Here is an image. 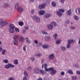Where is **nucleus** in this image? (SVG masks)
<instances>
[{"label":"nucleus","instance_id":"nucleus-1","mask_svg":"<svg viewBox=\"0 0 80 80\" xmlns=\"http://www.w3.org/2000/svg\"><path fill=\"white\" fill-rule=\"evenodd\" d=\"M44 66L45 68V71H46V72H50V71H52L50 73L51 75H55V74L56 73V72H57V70L54 69V68H51L48 69L47 68V64L45 63L44 64V65L43 64H42V68H43Z\"/></svg>","mask_w":80,"mask_h":80},{"label":"nucleus","instance_id":"nucleus-2","mask_svg":"<svg viewBox=\"0 0 80 80\" xmlns=\"http://www.w3.org/2000/svg\"><path fill=\"white\" fill-rule=\"evenodd\" d=\"M15 26L12 24H10L9 25V28H8L9 31L10 33H13L15 32Z\"/></svg>","mask_w":80,"mask_h":80},{"label":"nucleus","instance_id":"nucleus-3","mask_svg":"<svg viewBox=\"0 0 80 80\" xmlns=\"http://www.w3.org/2000/svg\"><path fill=\"white\" fill-rule=\"evenodd\" d=\"M75 42V40L73 39H68V44L67 46V48H70L71 47V43H73Z\"/></svg>","mask_w":80,"mask_h":80},{"label":"nucleus","instance_id":"nucleus-4","mask_svg":"<svg viewBox=\"0 0 80 80\" xmlns=\"http://www.w3.org/2000/svg\"><path fill=\"white\" fill-rule=\"evenodd\" d=\"M33 18L35 21L37 23H40V18L38 17L37 16H34L33 17Z\"/></svg>","mask_w":80,"mask_h":80},{"label":"nucleus","instance_id":"nucleus-5","mask_svg":"<svg viewBox=\"0 0 80 80\" xmlns=\"http://www.w3.org/2000/svg\"><path fill=\"white\" fill-rule=\"evenodd\" d=\"M0 24L1 25L4 26L7 25L8 24V22L5 21H4L3 20L1 19L0 20Z\"/></svg>","mask_w":80,"mask_h":80},{"label":"nucleus","instance_id":"nucleus-6","mask_svg":"<svg viewBox=\"0 0 80 80\" xmlns=\"http://www.w3.org/2000/svg\"><path fill=\"white\" fill-rule=\"evenodd\" d=\"M15 9H17L18 12H20V8L19 7V4L18 3H16L15 5Z\"/></svg>","mask_w":80,"mask_h":80},{"label":"nucleus","instance_id":"nucleus-7","mask_svg":"<svg viewBox=\"0 0 80 80\" xmlns=\"http://www.w3.org/2000/svg\"><path fill=\"white\" fill-rule=\"evenodd\" d=\"M33 72L35 74H38L40 73V69L38 68H35L34 69Z\"/></svg>","mask_w":80,"mask_h":80},{"label":"nucleus","instance_id":"nucleus-8","mask_svg":"<svg viewBox=\"0 0 80 80\" xmlns=\"http://www.w3.org/2000/svg\"><path fill=\"white\" fill-rule=\"evenodd\" d=\"M46 6V4H41L38 6V8L39 9H43V8H44Z\"/></svg>","mask_w":80,"mask_h":80},{"label":"nucleus","instance_id":"nucleus-9","mask_svg":"<svg viewBox=\"0 0 80 80\" xmlns=\"http://www.w3.org/2000/svg\"><path fill=\"white\" fill-rule=\"evenodd\" d=\"M49 58L50 60H53V59L55 58V55H54V54L52 53L49 55Z\"/></svg>","mask_w":80,"mask_h":80},{"label":"nucleus","instance_id":"nucleus-10","mask_svg":"<svg viewBox=\"0 0 80 80\" xmlns=\"http://www.w3.org/2000/svg\"><path fill=\"white\" fill-rule=\"evenodd\" d=\"M45 38L46 41L48 42L50 40V37L48 34L46 35Z\"/></svg>","mask_w":80,"mask_h":80},{"label":"nucleus","instance_id":"nucleus-11","mask_svg":"<svg viewBox=\"0 0 80 80\" xmlns=\"http://www.w3.org/2000/svg\"><path fill=\"white\" fill-rule=\"evenodd\" d=\"M72 9H70L69 10H68L67 12V15L68 16H70L72 14Z\"/></svg>","mask_w":80,"mask_h":80},{"label":"nucleus","instance_id":"nucleus-12","mask_svg":"<svg viewBox=\"0 0 80 80\" xmlns=\"http://www.w3.org/2000/svg\"><path fill=\"white\" fill-rule=\"evenodd\" d=\"M45 13V11L44 10L40 11L39 12V14L40 15H43Z\"/></svg>","mask_w":80,"mask_h":80},{"label":"nucleus","instance_id":"nucleus-13","mask_svg":"<svg viewBox=\"0 0 80 80\" xmlns=\"http://www.w3.org/2000/svg\"><path fill=\"white\" fill-rule=\"evenodd\" d=\"M48 27L49 30H52L53 28L52 23L51 24L48 25Z\"/></svg>","mask_w":80,"mask_h":80},{"label":"nucleus","instance_id":"nucleus-14","mask_svg":"<svg viewBox=\"0 0 80 80\" xmlns=\"http://www.w3.org/2000/svg\"><path fill=\"white\" fill-rule=\"evenodd\" d=\"M40 73L42 74V75H45V74H47V72L43 70H41L40 71Z\"/></svg>","mask_w":80,"mask_h":80},{"label":"nucleus","instance_id":"nucleus-15","mask_svg":"<svg viewBox=\"0 0 80 80\" xmlns=\"http://www.w3.org/2000/svg\"><path fill=\"white\" fill-rule=\"evenodd\" d=\"M57 14L58 15L59 17H61V16H62V13L61 12L59 11H57Z\"/></svg>","mask_w":80,"mask_h":80},{"label":"nucleus","instance_id":"nucleus-16","mask_svg":"<svg viewBox=\"0 0 80 80\" xmlns=\"http://www.w3.org/2000/svg\"><path fill=\"white\" fill-rule=\"evenodd\" d=\"M25 42V39L22 37H21L20 39V42L22 44Z\"/></svg>","mask_w":80,"mask_h":80},{"label":"nucleus","instance_id":"nucleus-17","mask_svg":"<svg viewBox=\"0 0 80 80\" xmlns=\"http://www.w3.org/2000/svg\"><path fill=\"white\" fill-rule=\"evenodd\" d=\"M19 37H20V36L15 35L13 37V38L14 40H15L16 39H18V38H19Z\"/></svg>","mask_w":80,"mask_h":80},{"label":"nucleus","instance_id":"nucleus-18","mask_svg":"<svg viewBox=\"0 0 80 80\" xmlns=\"http://www.w3.org/2000/svg\"><path fill=\"white\" fill-rule=\"evenodd\" d=\"M49 45H44L42 46V47L43 48H49Z\"/></svg>","mask_w":80,"mask_h":80},{"label":"nucleus","instance_id":"nucleus-19","mask_svg":"<svg viewBox=\"0 0 80 80\" xmlns=\"http://www.w3.org/2000/svg\"><path fill=\"white\" fill-rule=\"evenodd\" d=\"M53 37L55 40H57V38L58 37V34H57V33H55Z\"/></svg>","mask_w":80,"mask_h":80},{"label":"nucleus","instance_id":"nucleus-20","mask_svg":"<svg viewBox=\"0 0 80 80\" xmlns=\"http://www.w3.org/2000/svg\"><path fill=\"white\" fill-rule=\"evenodd\" d=\"M24 74L25 77H28V73H27V72L26 71H24Z\"/></svg>","mask_w":80,"mask_h":80},{"label":"nucleus","instance_id":"nucleus-21","mask_svg":"<svg viewBox=\"0 0 80 80\" xmlns=\"http://www.w3.org/2000/svg\"><path fill=\"white\" fill-rule=\"evenodd\" d=\"M8 65L9 66V67L11 68H13L15 67V66L13 65H12V64L10 63H8Z\"/></svg>","mask_w":80,"mask_h":80},{"label":"nucleus","instance_id":"nucleus-22","mask_svg":"<svg viewBox=\"0 0 80 80\" xmlns=\"http://www.w3.org/2000/svg\"><path fill=\"white\" fill-rule=\"evenodd\" d=\"M25 40H26V41L27 42V43H30V40L29 39H28V38H25Z\"/></svg>","mask_w":80,"mask_h":80},{"label":"nucleus","instance_id":"nucleus-23","mask_svg":"<svg viewBox=\"0 0 80 80\" xmlns=\"http://www.w3.org/2000/svg\"><path fill=\"white\" fill-rule=\"evenodd\" d=\"M37 46L38 47H40L41 46H42V43L41 42H39L37 45Z\"/></svg>","mask_w":80,"mask_h":80},{"label":"nucleus","instance_id":"nucleus-24","mask_svg":"<svg viewBox=\"0 0 80 80\" xmlns=\"http://www.w3.org/2000/svg\"><path fill=\"white\" fill-rule=\"evenodd\" d=\"M14 63L15 65H18V60L15 59L14 60Z\"/></svg>","mask_w":80,"mask_h":80},{"label":"nucleus","instance_id":"nucleus-25","mask_svg":"<svg viewBox=\"0 0 80 80\" xmlns=\"http://www.w3.org/2000/svg\"><path fill=\"white\" fill-rule=\"evenodd\" d=\"M68 73L69 74H73V71L71 70H69L68 71Z\"/></svg>","mask_w":80,"mask_h":80},{"label":"nucleus","instance_id":"nucleus-26","mask_svg":"<svg viewBox=\"0 0 80 80\" xmlns=\"http://www.w3.org/2000/svg\"><path fill=\"white\" fill-rule=\"evenodd\" d=\"M56 44L59 45V44H60L61 43V41L60 40H58L56 41Z\"/></svg>","mask_w":80,"mask_h":80},{"label":"nucleus","instance_id":"nucleus-27","mask_svg":"<svg viewBox=\"0 0 80 80\" xmlns=\"http://www.w3.org/2000/svg\"><path fill=\"white\" fill-rule=\"evenodd\" d=\"M52 6L54 7H56V3L55 2H52Z\"/></svg>","mask_w":80,"mask_h":80},{"label":"nucleus","instance_id":"nucleus-28","mask_svg":"<svg viewBox=\"0 0 80 80\" xmlns=\"http://www.w3.org/2000/svg\"><path fill=\"white\" fill-rule=\"evenodd\" d=\"M60 12H62V13H64L65 12V10L63 9H59V11Z\"/></svg>","mask_w":80,"mask_h":80},{"label":"nucleus","instance_id":"nucleus-29","mask_svg":"<svg viewBox=\"0 0 80 80\" xmlns=\"http://www.w3.org/2000/svg\"><path fill=\"white\" fill-rule=\"evenodd\" d=\"M52 26H57V23H56L55 22H52Z\"/></svg>","mask_w":80,"mask_h":80},{"label":"nucleus","instance_id":"nucleus-30","mask_svg":"<svg viewBox=\"0 0 80 80\" xmlns=\"http://www.w3.org/2000/svg\"><path fill=\"white\" fill-rule=\"evenodd\" d=\"M61 49L62 51H65V50H66V48H65V47L63 46L61 47Z\"/></svg>","mask_w":80,"mask_h":80},{"label":"nucleus","instance_id":"nucleus-31","mask_svg":"<svg viewBox=\"0 0 80 80\" xmlns=\"http://www.w3.org/2000/svg\"><path fill=\"white\" fill-rule=\"evenodd\" d=\"M79 19V18H78V16H74V20H78Z\"/></svg>","mask_w":80,"mask_h":80},{"label":"nucleus","instance_id":"nucleus-32","mask_svg":"<svg viewBox=\"0 0 80 80\" xmlns=\"http://www.w3.org/2000/svg\"><path fill=\"white\" fill-rule=\"evenodd\" d=\"M15 31L17 33H18L19 32V29L17 28H15Z\"/></svg>","mask_w":80,"mask_h":80},{"label":"nucleus","instance_id":"nucleus-33","mask_svg":"<svg viewBox=\"0 0 80 80\" xmlns=\"http://www.w3.org/2000/svg\"><path fill=\"white\" fill-rule=\"evenodd\" d=\"M42 56V54H36L35 55V57H41Z\"/></svg>","mask_w":80,"mask_h":80},{"label":"nucleus","instance_id":"nucleus-34","mask_svg":"<svg viewBox=\"0 0 80 80\" xmlns=\"http://www.w3.org/2000/svg\"><path fill=\"white\" fill-rule=\"evenodd\" d=\"M23 28L25 29V30H28V28H29V27H28V26L25 27H24Z\"/></svg>","mask_w":80,"mask_h":80},{"label":"nucleus","instance_id":"nucleus-35","mask_svg":"<svg viewBox=\"0 0 80 80\" xmlns=\"http://www.w3.org/2000/svg\"><path fill=\"white\" fill-rule=\"evenodd\" d=\"M27 47V45H25L23 47V50L24 51H25V52L26 51V47Z\"/></svg>","mask_w":80,"mask_h":80},{"label":"nucleus","instance_id":"nucleus-36","mask_svg":"<svg viewBox=\"0 0 80 80\" xmlns=\"http://www.w3.org/2000/svg\"><path fill=\"white\" fill-rule=\"evenodd\" d=\"M51 16V15L49 14H47L46 15V16L47 18H48V17H50Z\"/></svg>","mask_w":80,"mask_h":80},{"label":"nucleus","instance_id":"nucleus-37","mask_svg":"<svg viewBox=\"0 0 80 80\" xmlns=\"http://www.w3.org/2000/svg\"><path fill=\"white\" fill-rule=\"evenodd\" d=\"M17 44H18V41L17 40H15L14 42V45H16Z\"/></svg>","mask_w":80,"mask_h":80},{"label":"nucleus","instance_id":"nucleus-38","mask_svg":"<svg viewBox=\"0 0 80 80\" xmlns=\"http://www.w3.org/2000/svg\"><path fill=\"white\" fill-rule=\"evenodd\" d=\"M5 68H10V67L9 66H8V65H5Z\"/></svg>","mask_w":80,"mask_h":80},{"label":"nucleus","instance_id":"nucleus-39","mask_svg":"<svg viewBox=\"0 0 80 80\" xmlns=\"http://www.w3.org/2000/svg\"><path fill=\"white\" fill-rule=\"evenodd\" d=\"M3 62H4L6 63H7L8 62V61L7 59H5L3 60Z\"/></svg>","mask_w":80,"mask_h":80},{"label":"nucleus","instance_id":"nucleus-40","mask_svg":"<svg viewBox=\"0 0 80 80\" xmlns=\"http://www.w3.org/2000/svg\"><path fill=\"white\" fill-rule=\"evenodd\" d=\"M34 43H35V44H36V45H37L38 43V40H35L34 41Z\"/></svg>","mask_w":80,"mask_h":80},{"label":"nucleus","instance_id":"nucleus-41","mask_svg":"<svg viewBox=\"0 0 80 80\" xmlns=\"http://www.w3.org/2000/svg\"><path fill=\"white\" fill-rule=\"evenodd\" d=\"M24 25V23L22 21H21L20 22V26L21 27H22Z\"/></svg>","mask_w":80,"mask_h":80},{"label":"nucleus","instance_id":"nucleus-42","mask_svg":"<svg viewBox=\"0 0 80 80\" xmlns=\"http://www.w3.org/2000/svg\"><path fill=\"white\" fill-rule=\"evenodd\" d=\"M60 2H61V3H64L65 0H60Z\"/></svg>","mask_w":80,"mask_h":80},{"label":"nucleus","instance_id":"nucleus-43","mask_svg":"<svg viewBox=\"0 0 80 80\" xmlns=\"http://www.w3.org/2000/svg\"><path fill=\"white\" fill-rule=\"evenodd\" d=\"M31 59L32 62H34V60H35V58L34 57H32L31 58Z\"/></svg>","mask_w":80,"mask_h":80},{"label":"nucleus","instance_id":"nucleus-44","mask_svg":"<svg viewBox=\"0 0 80 80\" xmlns=\"http://www.w3.org/2000/svg\"><path fill=\"white\" fill-rule=\"evenodd\" d=\"M34 9L32 10L31 11V14L33 15V14L34 13Z\"/></svg>","mask_w":80,"mask_h":80},{"label":"nucleus","instance_id":"nucleus-45","mask_svg":"<svg viewBox=\"0 0 80 80\" xmlns=\"http://www.w3.org/2000/svg\"><path fill=\"white\" fill-rule=\"evenodd\" d=\"M9 4H8L7 3H6L5 4H4V6L5 7H8L9 6Z\"/></svg>","mask_w":80,"mask_h":80},{"label":"nucleus","instance_id":"nucleus-46","mask_svg":"<svg viewBox=\"0 0 80 80\" xmlns=\"http://www.w3.org/2000/svg\"><path fill=\"white\" fill-rule=\"evenodd\" d=\"M74 67H76V68H78V67H79V66H78V64H76L74 65Z\"/></svg>","mask_w":80,"mask_h":80},{"label":"nucleus","instance_id":"nucleus-47","mask_svg":"<svg viewBox=\"0 0 80 80\" xmlns=\"http://www.w3.org/2000/svg\"><path fill=\"white\" fill-rule=\"evenodd\" d=\"M72 79L73 80H75L77 78V77L75 76H74L72 77Z\"/></svg>","mask_w":80,"mask_h":80},{"label":"nucleus","instance_id":"nucleus-48","mask_svg":"<svg viewBox=\"0 0 80 80\" xmlns=\"http://www.w3.org/2000/svg\"><path fill=\"white\" fill-rule=\"evenodd\" d=\"M42 33H43V34H46V35L48 34V33L47 32H45V31H44L42 32Z\"/></svg>","mask_w":80,"mask_h":80},{"label":"nucleus","instance_id":"nucleus-49","mask_svg":"<svg viewBox=\"0 0 80 80\" xmlns=\"http://www.w3.org/2000/svg\"><path fill=\"white\" fill-rule=\"evenodd\" d=\"M61 74L62 75H65V72H62L61 73Z\"/></svg>","mask_w":80,"mask_h":80},{"label":"nucleus","instance_id":"nucleus-50","mask_svg":"<svg viewBox=\"0 0 80 80\" xmlns=\"http://www.w3.org/2000/svg\"><path fill=\"white\" fill-rule=\"evenodd\" d=\"M76 73H77V74H78V75H80V71H76Z\"/></svg>","mask_w":80,"mask_h":80},{"label":"nucleus","instance_id":"nucleus-51","mask_svg":"<svg viewBox=\"0 0 80 80\" xmlns=\"http://www.w3.org/2000/svg\"><path fill=\"white\" fill-rule=\"evenodd\" d=\"M26 32V30H23L22 32V33H23V34H25V33Z\"/></svg>","mask_w":80,"mask_h":80},{"label":"nucleus","instance_id":"nucleus-52","mask_svg":"<svg viewBox=\"0 0 80 80\" xmlns=\"http://www.w3.org/2000/svg\"><path fill=\"white\" fill-rule=\"evenodd\" d=\"M23 10V9L22 8H20V12H22Z\"/></svg>","mask_w":80,"mask_h":80},{"label":"nucleus","instance_id":"nucleus-53","mask_svg":"<svg viewBox=\"0 0 80 80\" xmlns=\"http://www.w3.org/2000/svg\"><path fill=\"white\" fill-rule=\"evenodd\" d=\"M71 28L72 29V30H75V28L74 26H72L71 27Z\"/></svg>","mask_w":80,"mask_h":80},{"label":"nucleus","instance_id":"nucleus-54","mask_svg":"<svg viewBox=\"0 0 80 80\" xmlns=\"http://www.w3.org/2000/svg\"><path fill=\"white\" fill-rule=\"evenodd\" d=\"M23 80H27V78L26 77H24Z\"/></svg>","mask_w":80,"mask_h":80},{"label":"nucleus","instance_id":"nucleus-55","mask_svg":"<svg viewBox=\"0 0 80 80\" xmlns=\"http://www.w3.org/2000/svg\"><path fill=\"white\" fill-rule=\"evenodd\" d=\"M28 70H31L32 69V67L30 66L28 68Z\"/></svg>","mask_w":80,"mask_h":80},{"label":"nucleus","instance_id":"nucleus-56","mask_svg":"<svg viewBox=\"0 0 80 80\" xmlns=\"http://www.w3.org/2000/svg\"><path fill=\"white\" fill-rule=\"evenodd\" d=\"M70 23V21L69 20H67V22H66V23Z\"/></svg>","mask_w":80,"mask_h":80},{"label":"nucleus","instance_id":"nucleus-57","mask_svg":"<svg viewBox=\"0 0 80 80\" xmlns=\"http://www.w3.org/2000/svg\"><path fill=\"white\" fill-rule=\"evenodd\" d=\"M9 80H13V78H12V77H11L9 79Z\"/></svg>","mask_w":80,"mask_h":80},{"label":"nucleus","instance_id":"nucleus-58","mask_svg":"<svg viewBox=\"0 0 80 80\" xmlns=\"http://www.w3.org/2000/svg\"><path fill=\"white\" fill-rule=\"evenodd\" d=\"M37 80H42V78H38Z\"/></svg>","mask_w":80,"mask_h":80},{"label":"nucleus","instance_id":"nucleus-59","mask_svg":"<svg viewBox=\"0 0 80 80\" xmlns=\"http://www.w3.org/2000/svg\"><path fill=\"white\" fill-rule=\"evenodd\" d=\"M2 46H0V52L2 51Z\"/></svg>","mask_w":80,"mask_h":80},{"label":"nucleus","instance_id":"nucleus-60","mask_svg":"<svg viewBox=\"0 0 80 80\" xmlns=\"http://www.w3.org/2000/svg\"><path fill=\"white\" fill-rule=\"evenodd\" d=\"M2 55H5V53L4 52H2Z\"/></svg>","mask_w":80,"mask_h":80},{"label":"nucleus","instance_id":"nucleus-61","mask_svg":"<svg viewBox=\"0 0 80 80\" xmlns=\"http://www.w3.org/2000/svg\"><path fill=\"white\" fill-rule=\"evenodd\" d=\"M44 61H45V60L44 59H43L42 61V63H43V62H44Z\"/></svg>","mask_w":80,"mask_h":80},{"label":"nucleus","instance_id":"nucleus-62","mask_svg":"<svg viewBox=\"0 0 80 80\" xmlns=\"http://www.w3.org/2000/svg\"><path fill=\"white\" fill-rule=\"evenodd\" d=\"M78 12L80 14V9H78Z\"/></svg>","mask_w":80,"mask_h":80},{"label":"nucleus","instance_id":"nucleus-63","mask_svg":"<svg viewBox=\"0 0 80 80\" xmlns=\"http://www.w3.org/2000/svg\"><path fill=\"white\" fill-rule=\"evenodd\" d=\"M34 0H30V2H33Z\"/></svg>","mask_w":80,"mask_h":80},{"label":"nucleus","instance_id":"nucleus-64","mask_svg":"<svg viewBox=\"0 0 80 80\" xmlns=\"http://www.w3.org/2000/svg\"><path fill=\"white\" fill-rule=\"evenodd\" d=\"M79 44L80 45V38L79 39V41L78 42Z\"/></svg>","mask_w":80,"mask_h":80}]
</instances>
